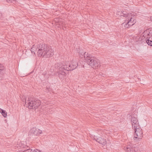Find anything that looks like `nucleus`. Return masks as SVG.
Returning <instances> with one entry per match:
<instances>
[{"mask_svg": "<svg viewBox=\"0 0 152 152\" xmlns=\"http://www.w3.org/2000/svg\"><path fill=\"white\" fill-rule=\"evenodd\" d=\"M143 36L142 37L141 39H143V37L145 38V40L148 39H152V30H147L143 32Z\"/></svg>", "mask_w": 152, "mask_h": 152, "instance_id": "423d86ee", "label": "nucleus"}, {"mask_svg": "<svg viewBox=\"0 0 152 152\" xmlns=\"http://www.w3.org/2000/svg\"><path fill=\"white\" fill-rule=\"evenodd\" d=\"M85 51H84L82 50H80L79 52V54L80 57L82 58H83V56L84 53Z\"/></svg>", "mask_w": 152, "mask_h": 152, "instance_id": "f3484780", "label": "nucleus"}, {"mask_svg": "<svg viewBox=\"0 0 152 152\" xmlns=\"http://www.w3.org/2000/svg\"><path fill=\"white\" fill-rule=\"evenodd\" d=\"M30 132L29 133L28 135H30L32 136H37L39 134H41L42 133V130L39 129H37L35 128H33L30 131Z\"/></svg>", "mask_w": 152, "mask_h": 152, "instance_id": "0eeeda50", "label": "nucleus"}, {"mask_svg": "<svg viewBox=\"0 0 152 152\" xmlns=\"http://www.w3.org/2000/svg\"><path fill=\"white\" fill-rule=\"evenodd\" d=\"M128 21V23H129L130 24L133 26L134 25L136 22V20L133 18H132V16L129 18H128L127 19H126L125 20V22H126V21Z\"/></svg>", "mask_w": 152, "mask_h": 152, "instance_id": "9d476101", "label": "nucleus"}, {"mask_svg": "<svg viewBox=\"0 0 152 152\" xmlns=\"http://www.w3.org/2000/svg\"><path fill=\"white\" fill-rule=\"evenodd\" d=\"M87 64L94 69L97 68L100 65L99 61L93 57L89 59L87 58L86 61Z\"/></svg>", "mask_w": 152, "mask_h": 152, "instance_id": "20e7f679", "label": "nucleus"}, {"mask_svg": "<svg viewBox=\"0 0 152 152\" xmlns=\"http://www.w3.org/2000/svg\"><path fill=\"white\" fill-rule=\"evenodd\" d=\"M134 140H137V139L139 140L141 139L142 137V129L141 127L137 129L134 130Z\"/></svg>", "mask_w": 152, "mask_h": 152, "instance_id": "39448f33", "label": "nucleus"}, {"mask_svg": "<svg viewBox=\"0 0 152 152\" xmlns=\"http://www.w3.org/2000/svg\"><path fill=\"white\" fill-rule=\"evenodd\" d=\"M1 113L2 115L4 117H6L7 116V113L6 112V111L4 110L3 111H2V112H1Z\"/></svg>", "mask_w": 152, "mask_h": 152, "instance_id": "6ab92c4d", "label": "nucleus"}, {"mask_svg": "<svg viewBox=\"0 0 152 152\" xmlns=\"http://www.w3.org/2000/svg\"><path fill=\"white\" fill-rule=\"evenodd\" d=\"M4 110H3L2 109H1V108H0V112L1 113V112H2V111H3Z\"/></svg>", "mask_w": 152, "mask_h": 152, "instance_id": "412c9836", "label": "nucleus"}, {"mask_svg": "<svg viewBox=\"0 0 152 152\" xmlns=\"http://www.w3.org/2000/svg\"><path fill=\"white\" fill-rule=\"evenodd\" d=\"M132 129H137L139 128L140 127L139 124V123H137L136 124H132Z\"/></svg>", "mask_w": 152, "mask_h": 152, "instance_id": "4468645a", "label": "nucleus"}, {"mask_svg": "<svg viewBox=\"0 0 152 152\" xmlns=\"http://www.w3.org/2000/svg\"><path fill=\"white\" fill-rule=\"evenodd\" d=\"M31 152H41L38 150L37 149H34L33 150L32 149Z\"/></svg>", "mask_w": 152, "mask_h": 152, "instance_id": "aec40b11", "label": "nucleus"}, {"mask_svg": "<svg viewBox=\"0 0 152 152\" xmlns=\"http://www.w3.org/2000/svg\"><path fill=\"white\" fill-rule=\"evenodd\" d=\"M150 19L152 21V16L150 18Z\"/></svg>", "mask_w": 152, "mask_h": 152, "instance_id": "4be33fe9", "label": "nucleus"}, {"mask_svg": "<svg viewBox=\"0 0 152 152\" xmlns=\"http://www.w3.org/2000/svg\"><path fill=\"white\" fill-rule=\"evenodd\" d=\"M2 14L0 12V18Z\"/></svg>", "mask_w": 152, "mask_h": 152, "instance_id": "5701e85b", "label": "nucleus"}, {"mask_svg": "<svg viewBox=\"0 0 152 152\" xmlns=\"http://www.w3.org/2000/svg\"><path fill=\"white\" fill-rule=\"evenodd\" d=\"M4 67L3 64H0V80L2 79L3 77Z\"/></svg>", "mask_w": 152, "mask_h": 152, "instance_id": "9b49d317", "label": "nucleus"}, {"mask_svg": "<svg viewBox=\"0 0 152 152\" xmlns=\"http://www.w3.org/2000/svg\"><path fill=\"white\" fill-rule=\"evenodd\" d=\"M28 103V107L31 109H36L41 104V101L40 100L35 98H28L27 100Z\"/></svg>", "mask_w": 152, "mask_h": 152, "instance_id": "7ed1b4c3", "label": "nucleus"}, {"mask_svg": "<svg viewBox=\"0 0 152 152\" xmlns=\"http://www.w3.org/2000/svg\"><path fill=\"white\" fill-rule=\"evenodd\" d=\"M92 56H91V55L89 54L88 53L85 52L84 55L83 56V58H84L85 61H86L87 58L89 59Z\"/></svg>", "mask_w": 152, "mask_h": 152, "instance_id": "ddd939ff", "label": "nucleus"}, {"mask_svg": "<svg viewBox=\"0 0 152 152\" xmlns=\"http://www.w3.org/2000/svg\"><path fill=\"white\" fill-rule=\"evenodd\" d=\"M119 13L120 14V15L121 16H123L126 18V19H127L128 18H130V17L132 16L131 13H128L126 11H123L122 12H118V15H119Z\"/></svg>", "mask_w": 152, "mask_h": 152, "instance_id": "1a4fd4ad", "label": "nucleus"}, {"mask_svg": "<svg viewBox=\"0 0 152 152\" xmlns=\"http://www.w3.org/2000/svg\"><path fill=\"white\" fill-rule=\"evenodd\" d=\"M32 150V149H31L29 147H27L26 149L25 150V149L22 152H31Z\"/></svg>", "mask_w": 152, "mask_h": 152, "instance_id": "a211bd4d", "label": "nucleus"}, {"mask_svg": "<svg viewBox=\"0 0 152 152\" xmlns=\"http://www.w3.org/2000/svg\"><path fill=\"white\" fill-rule=\"evenodd\" d=\"M124 24H125L124 26L125 28H128L132 26V25L130 24L129 23H128L127 20L126 21V22H125L123 23L122 24L123 25Z\"/></svg>", "mask_w": 152, "mask_h": 152, "instance_id": "2eb2a0df", "label": "nucleus"}, {"mask_svg": "<svg viewBox=\"0 0 152 152\" xmlns=\"http://www.w3.org/2000/svg\"><path fill=\"white\" fill-rule=\"evenodd\" d=\"M131 123L132 125L133 124H135L137 123H139L137 118L134 116H132Z\"/></svg>", "mask_w": 152, "mask_h": 152, "instance_id": "f8f14e48", "label": "nucleus"}, {"mask_svg": "<svg viewBox=\"0 0 152 152\" xmlns=\"http://www.w3.org/2000/svg\"><path fill=\"white\" fill-rule=\"evenodd\" d=\"M94 139L97 142L103 145H105L107 144V141L106 139L101 137H99L98 138L96 137H94Z\"/></svg>", "mask_w": 152, "mask_h": 152, "instance_id": "6e6552de", "label": "nucleus"}, {"mask_svg": "<svg viewBox=\"0 0 152 152\" xmlns=\"http://www.w3.org/2000/svg\"><path fill=\"white\" fill-rule=\"evenodd\" d=\"M151 40V39H146V43L149 45H150V46H152V40Z\"/></svg>", "mask_w": 152, "mask_h": 152, "instance_id": "dca6fc26", "label": "nucleus"}, {"mask_svg": "<svg viewBox=\"0 0 152 152\" xmlns=\"http://www.w3.org/2000/svg\"><path fill=\"white\" fill-rule=\"evenodd\" d=\"M37 51L38 56L43 58H49L53 55V50L48 45L45 43H40L37 45V47L33 45L31 51L34 54V51Z\"/></svg>", "mask_w": 152, "mask_h": 152, "instance_id": "f03ea898", "label": "nucleus"}, {"mask_svg": "<svg viewBox=\"0 0 152 152\" xmlns=\"http://www.w3.org/2000/svg\"><path fill=\"white\" fill-rule=\"evenodd\" d=\"M78 66V63L76 61H72L69 62H59L56 63L51 66L50 71L55 72V75L60 79H63L66 75V71H72Z\"/></svg>", "mask_w": 152, "mask_h": 152, "instance_id": "f257e3e1", "label": "nucleus"}]
</instances>
